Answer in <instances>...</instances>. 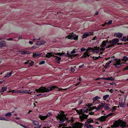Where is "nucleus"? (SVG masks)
Here are the masks:
<instances>
[{
  "instance_id": "obj_1",
  "label": "nucleus",
  "mask_w": 128,
  "mask_h": 128,
  "mask_svg": "<svg viewBox=\"0 0 128 128\" xmlns=\"http://www.w3.org/2000/svg\"><path fill=\"white\" fill-rule=\"evenodd\" d=\"M55 89H58L57 90L56 89L55 90H56L57 91H60L66 90V89H63L61 88H59L56 86H47L46 87L44 86H42L40 87L38 89H36L35 91L38 92H48L50 91L54 90Z\"/></svg>"
},
{
  "instance_id": "obj_2",
  "label": "nucleus",
  "mask_w": 128,
  "mask_h": 128,
  "mask_svg": "<svg viewBox=\"0 0 128 128\" xmlns=\"http://www.w3.org/2000/svg\"><path fill=\"white\" fill-rule=\"evenodd\" d=\"M75 110L77 113L78 114L80 115L79 118L82 122H83L84 120L87 119L88 115V114H86L85 113L88 112V109L82 108L80 110L76 109Z\"/></svg>"
},
{
  "instance_id": "obj_3",
  "label": "nucleus",
  "mask_w": 128,
  "mask_h": 128,
  "mask_svg": "<svg viewBox=\"0 0 128 128\" xmlns=\"http://www.w3.org/2000/svg\"><path fill=\"white\" fill-rule=\"evenodd\" d=\"M120 126L122 128H124L126 127H128V125L126 124L125 122L120 120L115 122L113 124V125H112V127H118Z\"/></svg>"
},
{
  "instance_id": "obj_4",
  "label": "nucleus",
  "mask_w": 128,
  "mask_h": 128,
  "mask_svg": "<svg viewBox=\"0 0 128 128\" xmlns=\"http://www.w3.org/2000/svg\"><path fill=\"white\" fill-rule=\"evenodd\" d=\"M100 50L99 47L94 46L92 48L89 47L86 50L88 53L90 52L95 53L98 52L100 51Z\"/></svg>"
},
{
  "instance_id": "obj_5",
  "label": "nucleus",
  "mask_w": 128,
  "mask_h": 128,
  "mask_svg": "<svg viewBox=\"0 0 128 128\" xmlns=\"http://www.w3.org/2000/svg\"><path fill=\"white\" fill-rule=\"evenodd\" d=\"M62 53H61V56H66L67 57H70V58L71 59H73L74 58V57L77 56H78V54H66L64 52L62 53Z\"/></svg>"
},
{
  "instance_id": "obj_6",
  "label": "nucleus",
  "mask_w": 128,
  "mask_h": 128,
  "mask_svg": "<svg viewBox=\"0 0 128 128\" xmlns=\"http://www.w3.org/2000/svg\"><path fill=\"white\" fill-rule=\"evenodd\" d=\"M100 98L98 96H95L93 99V104L94 105L96 104H98L100 102V100H98Z\"/></svg>"
},
{
  "instance_id": "obj_7",
  "label": "nucleus",
  "mask_w": 128,
  "mask_h": 128,
  "mask_svg": "<svg viewBox=\"0 0 128 128\" xmlns=\"http://www.w3.org/2000/svg\"><path fill=\"white\" fill-rule=\"evenodd\" d=\"M93 32H84L82 36V38L83 39L86 38L87 37L89 36L90 35H93Z\"/></svg>"
},
{
  "instance_id": "obj_8",
  "label": "nucleus",
  "mask_w": 128,
  "mask_h": 128,
  "mask_svg": "<svg viewBox=\"0 0 128 128\" xmlns=\"http://www.w3.org/2000/svg\"><path fill=\"white\" fill-rule=\"evenodd\" d=\"M119 42V39L117 38H115L111 40H110V42L109 44H113L114 46V45L116 44H117L118 42Z\"/></svg>"
},
{
  "instance_id": "obj_9",
  "label": "nucleus",
  "mask_w": 128,
  "mask_h": 128,
  "mask_svg": "<svg viewBox=\"0 0 128 128\" xmlns=\"http://www.w3.org/2000/svg\"><path fill=\"white\" fill-rule=\"evenodd\" d=\"M122 64L121 60L119 59L116 61L115 63L114 64V65L116 68H118L120 67Z\"/></svg>"
},
{
  "instance_id": "obj_10",
  "label": "nucleus",
  "mask_w": 128,
  "mask_h": 128,
  "mask_svg": "<svg viewBox=\"0 0 128 128\" xmlns=\"http://www.w3.org/2000/svg\"><path fill=\"white\" fill-rule=\"evenodd\" d=\"M73 35H69L68 36V38L71 40L73 39L74 40H77L78 39V36L76 34H74L72 33Z\"/></svg>"
},
{
  "instance_id": "obj_11",
  "label": "nucleus",
  "mask_w": 128,
  "mask_h": 128,
  "mask_svg": "<svg viewBox=\"0 0 128 128\" xmlns=\"http://www.w3.org/2000/svg\"><path fill=\"white\" fill-rule=\"evenodd\" d=\"M64 116L63 117L60 116H58V118L60 120L59 122L60 123L62 124L65 121V120L66 118V117L64 115Z\"/></svg>"
},
{
  "instance_id": "obj_12",
  "label": "nucleus",
  "mask_w": 128,
  "mask_h": 128,
  "mask_svg": "<svg viewBox=\"0 0 128 128\" xmlns=\"http://www.w3.org/2000/svg\"><path fill=\"white\" fill-rule=\"evenodd\" d=\"M40 38H34L33 39V40L34 41H35L37 42V45H41L43 44H44L45 43V42L44 41H37L36 40H39L40 39Z\"/></svg>"
},
{
  "instance_id": "obj_13",
  "label": "nucleus",
  "mask_w": 128,
  "mask_h": 128,
  "mask_svg": "<svg viewBox=\"0 0 128 128\" xmlns=\"http://www.w3.org/2000/svg\"><path fill=\"white\" fill-rule=\"evenodd\" d=\"M94 121L90 118L87 120L85 122L84 124V126H87L88 124L94 122Z\"/></svg>"
},
{
  "instance_id": "obj_14",
  "label": "nucleus",
  "mask_w": 128,
  "mask_h": 128,
  "mask_svg": "<svg viewBox=\"0 0 128 128\" xmlns=\"http://www.w3.org/2000/svg\"><path fill=\"white\" fill-rule=\"evenodd\" d=\"M106 117L104 116H102L98 118V120L101 122L105 121L106 120Z\"/></svg>"
},
{
  "instance_id": "obj_15",
  "label": "nucleus",
  "mask_w": 128,
  "mask_h": 128,
  "mask_svg": "<svg viewBox=\"0 0 128 128\" xmlns=\"http://www.w3.org/2000/svg\"><path fill=\"white\" fill-rule=\"evenodd\" d=\"M104 103L101 102L97 107V110H99L100 109H102V108L104 107Z\"/></svg>"
},
{
  "instance_id": "obj_16",
  "label": "nucleus",
  "mask_w": 128,
  "mask_h": 128,
  "mask_svg": "<svg viewBox=\"0 0 128 128\" xmlns=\"http://www.w3.org/2000/svg\"><path fill=\"white\" fill-rule=\"evenodd\" d=\"M46 57L48 58H50L52 56L55 57L54 55L53 54V53L50 52H48L46 53Z\"/></svg>"
},
{
  "instance_id": "obj_17",
  "label": "nucleus",
  "mask_w": 128,
  "mask_h": 128,
  "mask_svg": "<svg viewBox=\"0 0 128 128\" xmlns=\"http://www.w3.org/2000/svg\"><path fill=\"white\" fill-rule=\"evenodd\" d=\"M115 35L116 37L120 38H122L123 36L122 34L119 32L115 33Z\"/></svg>"
},
{
  "instance_id": "obj_18",
  "label": "nucleus",
  "mask_w": 128,
  "mask_h": 128,
  "mask_svg": "<svg viewBox=\"0 0 128 128\" xmlns=\"http://www.w3.org/2000/svg\"><path fill=\"white\" fill-rule=\"evenodd\" d=\"M6 42L5 41H2L0 42V47H1L5 46Z\"/></svg>"
},
{
  "instance_id": "obj_19",
  "label": "nucleus",
  "mask_w": 128,
  "mask_h": 128,
  "mask_svg": "<svg viewBox=\"0 0 128 128\" xmlns=\"http://www.w3.org/2000/svg\"><path fill=\"white\" fill-rule=\"evenodd\" d=\"M54 57H56L55 60L56 62L58 64H59L60 63V61L61 59V58L60 57H58V56H55Z\"/></svg>"
},
{
  "instance_id": "obj_20",
  "label": "nucleus",
  "mask_w": 128,
  "mask_h": 128,
  "mask_svg": "<svg viewBox=\"0 0 128 128\" xmlns=\"http://www.w3.org/2000/svg\"><path fill=\"white\" fill-rule=\"evenodd\" d=\"M103 79L104 80H110L111 81H113L114 80V79L112 76H110L108 78H104Z\"/></svg>"
},
{
  "instance_id": "obj_21",
  "label": "nucleus",
  "mask_w": 128,
  "mask_h": 128,
  "mask_svg": "<svg viewBox=\"0 0 128 128\" xmlns=\"http://www.w3.org/2000/svg\"><path fill=\"white\" fill-rule=\"evenodd\" d=\"M104 108L105 110H108L110 109V108H109V106H110L109 104L106 103H104Z\"/></svg>"
},
{
  "instance_id": "obj_22",
  "label": "nucleus",
  "mask_w": 128,
  "mask_h": 128,
  "mask_svg": "<svg viewBox=\"0 0 128 128\" xmlns=\"http://www.w3.org/2000/svg\"><path fill=\"white\" fill-rule=\"evenodd\" d=\"M38 117L40 119L42 120H44L46 119L47 118L46 116H42L40 115H39Z\"/></svg>"
},
{
  "instance_id": "obj_23",
  "label": "nucleus",
  "mask_w": 128,
  "mask_h": 128,
  "mask_svg": "<svg viewBox=\"0 0 128 128\" xmlns=\"http://www.w3.org/2000/svg\"><path fill=\"white\" fill-rule=\"evenodd\" d=\"M12 72L13 71L12 70L10 72H8L6 74V75L5 76V77H10V76H11L12 74H13L14 73V72H13V73H12Z\"/></svg>"
},
{
  "instance_id": "obj_24",
  "label": "nucleus",
  "mask_w": 128,
  "mask_h": 128,
  "mask_svg": "<svg viewBox=\"0 0 128 128\" xmlns=\"http://www.w3.org/2000/svg\"><path fill=\"white\" fill-rule=\"evenodd\" d=\"M112 61H113L112 60H111L110 61L107 63H106V64L105 66L104 67L105 68H107L109 66L110 63H111V62H112Z\"/></svg>"
},
{
  "instance_id": "obj_25",
  "label": "nucleus",
  "mask_w": 128,
  "mask_h": 128,
  "mask_svg": "<svg viewBox=\"0 0 128 128\" xmlns=\"http://www.w3.org/2000/svg\"><path fill=\"white\" fill-rule=\"evenodd\" d=\"M41 54L38 53H34L33 54V57H38L41 56Z\"/></svg>"
},
{
  "instance_id": "obj_26",
  "label": "nucleus",
  "mask_w": 128,
  "mask_h": 128,
  "mask_svg": "<svg viewBox=\"0 0 128 128\" xmlns=\"http://www.w3.org/2000/svg\"><path fill=\"white\" fill-rule=\"evenodd\" d=\"M83 55L84 56V58H86L87 56L89 57L90 55L89 54L88 52L87 51L85 52L83 54Z\"/></svg>"
},
{
  "instance_id": "obj_27",
  "label": "nucleus",
  "mask_w": 128,
  "mask_h": 128,
  "mask_svg": "<svg viewBox=\"0 0 128 128\" xmlns=\"http://www.w3.org/2000/svg\"><path fill=\"white\" fill-rule=\"evenodd\" d=\"M82 123H79V124L75 128H82L83 126Z\"/></svg>"
},
{
  "instance_id": "obj_28",
  "label": "nucleus",
  "mask_w": 128,
  "mask_h": 128,
  "mask_svg": "<svg viewBox=\"0 0 128 128\" xmlns=\"http://www.w3.org/2000/svg\"><path fill=\"white\" fill-rule=\"evenodd\" d=\"M7 89V86H4L2 87L1 89L0 92H4V91L6 90Z\"/></svg>"
},
{
  "instance_id": "obj_29",
  "label": "nucleus",
  "mask_w": 128,
  "mask_h": 128,
  "mask_svg": "<svg viewBox=\"0 0 128 128\" xmlns=\"http://www.w3.org/2000/svg\"><path fill=\"white\" fill-rule=\"evenodd\" d=\"M110 96L108 94H106L103 96V98L104 100H106Z\"/></svg>"
},
{
  "instance_id": "obj_30",
  "label": "nucleus",
  "mask_w": 128,
  "mask_h": 128,
  "mask_svg": "<svg viewBox=\"0 0 128 128\" xmlns=\"http://www.w3.org/2000/svg\"><path fill=\"white\" fill-rule=\"evenodd\" d=\"M106 45V44L104 40L102 42L100 45V46L102 47H104Z\"/></svg>"
},
{
  "instance_id": "obj_31",
  "label": "nucleus",
  "mask_w": 128,
  "mask_h": 128,
  "mask_svg": "<svg viewBox=\"0 0 128 128\" xmlns=\"http://www.w3.org/2000/svg\"><path fill=\"white\" fill-rule=\"evenodd\" d=\"M97 107L96 106H92L91 109H90V110H95L94 112H96L97 111H98V110H97Z\"/></svg>"
},
{
  "instance_id": "obj_32",
  "label": "nucleus",
  "mask_w": 128,
  "mask_h": 128,
  "mask_svg": "<svg viewBox=\"0 0 128 128\" xmlns=\"http://www.w3.org/2000/svg\"><path fill=\"white\" fill-rule=\"evenodd\" d=\"M127 37L124 36L120 40L123 42H126L127 41Z\"/></svg>"
},
{
  "instance_id": "obj_33",
  "label": "nucleus",
  "mask_w": 128,
  "mask_h": 128,
  "mask_svg": "<svg viewBox=\"0 0 128 128\" xmlns=\"http://www.w3.org/2000/svg\"><path fill=\"white\" fill-rule=\"evenodd\" d=\"M32 123L33 125H37L39 124L38 122L36 120H34L33 121Z\"/></svg>"
},
{
  "instance_id": "obj_34",
  "label": "nucleus",
  "mask_w": 128,
  "mask_h": 128,
  "mask_svg": "<svg viewBox=\"0 0 128 128\" xmlns=\"http://www.w3.org/2000/svg\"><path fill=\"white\" fill-rule=\"evenodd\" d=\"M87 126H84V128H93V126H92L91 125L89 124L87 125Z\"/></svg>"
},
{
  "instance_id": "obj_35",
  "label": "nucleus",
  "mask_w": 128,
  "mask_h": 128,
  "mask_svg": "<svg viewBox=\"0 0 128 128\" xmlns=\"http://www.w3.org/2000/svg\"><path fill=\"white\" fill-rule=\"evenodd\" d=\"M8 112L5 115L6 116H10L12 115V112Z\"/></svg>"
},
{
  "instance_id": "obj_36",
  "label": "nucleus",
  "mask_w": 128,
  "mask_h": 128,
  "mask_svg": "<svg viewBox=\"0 0 128 128\" xmlns=\"http://www.w3.org/2000/svg\"><path fill=\"white\" fill-rule=\"evenodd\" d=\"M123 60L126 62L127 60H128V57L126 56H124L123 58Z\"/></svg>"
},
{
  "instance_id": "obj_37",
  "label": "nucleus",
  "mask_w": 128,
  "mask_h": 128,
  "mask_svg": "<svg viewBox=\"0 0 128 128\" xmlns=\"http://www.w3.org/2000/svg\"><path fill=\"white\" fill-rule=\"evenodd\" d=\"M86 50V49L85 48H81L80 50H79V52H82L85 51Z\"/></svg>"
},
{
  "instance_id": "obj_38",
  "label": "nucleus",
  "mask_w": 128,
  "mask_h": 128,
  "mask_svg": "<svg viewBox=\"0 0 128 128\" xmlns=\"http://www.w3.org/2000/svg\"><path fill=\"white\" fill-rule=\"evenodd\" d=\"M0 120H4L6 121H9V120L8 119H6L5 118L0 116Z\"/></svg>"
},
{
  "instance_id": "obj_39",
  "label": "nucleus",
  "mask_w": 128,
  "mask_h": 128,
  "mask_svg": "<svg viewBox=\"0 0 128 128\" xmlns=\"http://www.w3.org/2000/svg\"><path fill=\"white\" fill-rule=\"evenodd\" d=\"M52 113L51 112H48L47 114L46 115V116L47 118L48 117H50V116H52Z\"/></svg>"
},
{
  "instance_id": "obj_40",
  "label": "nucleus",
  "mask_w": 128,
  "mask_h": 128,
  "mask_svg": "<svg viewBox=\"0 0 128 128\" xmlns=\"http://www.w3.org/2000/svg\"><path fill=\"white\" fill-rule=\"evenodd\" d=\"M114 45L113 44H111L110 45H108V46H106V48H109L112 47H114Z\"/></svg>"
},
{
  "instance_id": "obj_41",
  "label": "nucleus",
  "mask_w": 128,
  "mask_h": 128,
  "mask_svg": "<svg viewBox=\"0 0 128 128\" xmlns=\"http://www.w3.org/2000/svg\"><path fill=\"white\" fill-rule=\"evenodd\" d=\"M89 111V110L88 111V112ZM94 112H90L88 114H87L86 113H88V112H87V113H86V114H88V115H89V114H90V115H94Z\"/></svg>"
},
{
  "instance_id": "obj_42",
  "label": "nucleus",
  "mask_w": 128,
  "mask_h": 128,
  "mask_svg": "<svg viewBox=\"0 0 128 128\" xmlns=\"http://www.w3.org/2000/svg\"><path fill=\"white\" fill-rule=\"evenodd\" d=\"M22 92L23 93H27L28 94H29V91L28 90H23L22 91Z\"/></svg>"
},
{
  "instance_id": "obj_43",
  "label": "nucleus",
  "mask_w": 128,
  "mask_h": 128,
  "mask_svg": "<svg viewBox=\"0 0 128 128\" xmlns=\"http://www.w3.org/2000/svg\"><path fill=\"white\" fill-rule=\"evenodd\" d=\"M93 104V103L91 104L89 103L88 104H86V106L87 107L88 106V108L89 107H90V106H92Z\"/></svg>"
},
{
  "instance_id": "obj_44",
  "label": "nucleus",
  "mask_w": 128,
  "mask_h": 128,
  "mask_svg": "<svg viewBox=\"0 0 128 128\" xmlns=\"http://www.w3.org/2000/svg\"><path fill=\"white\" fill-rule=\"evenodd\" d=\"M28 52L27 51H22V52L21 54L23 55H24L26 54H28Z\"/></svg>"
},
{
  "instance_id": "obj_45",
  "label": "nucleus",
  "mask_w": 128,
  "mask_h": 128,
  "mask_svg": "<svg viewBox=\"0 0 128 128\" xmlns=\"http://www.w3.org/2000/svg\"><path fill=\"white\" fill-rule=\"evenodd\" d=\"M119 105L121 107H124V103L122 102H120Z\"/></svg>"
},
{
  "instance_id": "obj_46",
  "label": "nucleus",
  "mask_w": 128,
  "mask_h": 128,
  "mask_svg": "<svg viewBox=\"0 0 128 128\" xmlns=\"http://www.w3.org/2000/svg\"><path fill=\"white\" fill-rule=\"evenodd\" d=\"M14 92L15 93H23L22 92V91L21 90H19L18 91H17V92Z\"/></svg>"
},
{
  "instance_id": "obj_47",
  "label": "nucleus",
  "mask_w": 128,
  "mask_h": 128,
  "mask_svg": "<svg viewBox=\"0 0 128 128\" xmlns=\"http://www.w3.org/2000/svg\"><path fill=\"white\" fill-rule=\"evenodd\" d=\"M30 66H32L34 64V62L33 61H31V62L29 63Z\"/></svg>"
},
{
  "instance_id": "obj_48",
  "label": "nucleus",
  "mask_w": 128,
  "mask_h": 128,
  "mask_svg": "<svg viewBox=\"0 0 128 128\" xmlns=\"http://www.w3.org/2000/svg\"><path fill=\"white\" fill-rule=\"evenodd\" d=\"M112 20H109L107 23V24H112Z\"/></svg>"
},
{
  "instance_id": "obj_49",
  "label": "nucleus",
  "mask_w": 128,
  "mask_h": 128,
  "mask_svg": "<svg viewBox=\"0 0 128 128\" xmlns=\"http://www.w3.org/2000/svg\"><path fill=\"white\" fill-rule=\"evenodd\" d=\"M45 63V61L44 60H43L40 62L39 64H44Z\"/></svg>"
},
{
  "instance_id": "obj_50",
  "label": "nucleus",
  "mask_w": 128,
  "mask_h": 128,
  "mask_svg": "<svg viewBox=\"0 0 128 128\" xmlns=\"http://www.w3.org/2000/svg\"><path fill=\"white\" fill-rule=\"evenodd\" d=\"M113 114V113H110L108 115H107V116H106V118L108 117L109 116H112Z\"/></svg>"
},
{
  "instance_id": "obj_51",
  "label": "nucleus",
  "mask_w": 128,
  "mask_h": 128,
  "mask_svg": "<svg viewBox=\"0 0 128 128\" xmlns=\"http://www.w3.org/2000/svg\"><path fill=\"white\" fill-rule=\"evenodd\" d=\"M17 92V91L16 90H9L8 92H12V94H13L14 93H15L14 92Z\"/></svg>"
},
{
  "instance_id": "obj_52",
  "label": "nucleus",
  "mask_w": 128,
  "mask_h": 128,
  "mask_svg": "<svg viewBox=\"0 0 128 128\" xmlns=\"http://www.w3.org/2000/svg\"><path fill=\"white\" fill-rule=\"evenodd\" d=\"M76 52V51L74 50H73L71 52V54H72L75 53Z\"/></svg>"
},
{
  "instance_id": "obj_53",
  "label": "nucleus",
  "mask_w": 128,
  "mask_h": 128,
  "mask_svg": "<svg viewBox=\"0 0 128 128\" xmlns=\"http://www.w3.org/2000/svg\"><path fill=\"white\" fill-rule=\"evenodd\" d=\"M56 55L59 56H61V53L60 52H57L56 54Z\"/></svg>"
},
{
  "instance_id": "obj_54",
  "label": "nucleus",
  "mask_w": 128,
  "mask_h": 128,
  "mask_svg": "<svg viewBox=\"0 0 128 128\" xmlns=\"http://www.w3.org/2000/svg\"><path fill=\"white\" fill-rule=\"evenodd\" d=\"M117 107H116V106H114L113 107L112 109L113 110H115L117 109Z\"/></svg>"
},
{
  "instance_id": "obj_55",
  "label": "nucleus",
  "mask_w": 128,
  "mask_h": 128,
  "mask_svg": "<svg viewBox=\"0 0 128 128\" xmlns=\"http://www.w3.org/2000/svg\"><path fill=\"white\" fill-rule=\"evenodd\" d=\"M84 66V64H82L80 66H79V68H82V67H83Z\"/></svg>"
},
{
  "instance_id": "obj_56",
  "label": "nucleus",
  "mask_w": 128,
  "mask_h": 128,
  "mask_svg": "<svg viewBox=\"0 0 128 128\" xmlns=\"http://www.w3.org/2000/svg\"><path fill=\"white\" fill-rule=\"evenodd\" d=\"M70 71L72 72H74V71L75 70L74 68H71L70 69Z\"/></svg>"
},
{
  "instance_id": "obj_57",
  "label": "nucleus",
  "mask_w": 128,
  "mask_h": 128,
  "mask_svg": "<svg viewBox=\"0 0 128 128\" xmlns=\"http://www.w3.org/2000/svg\"><path fill=\"white\" fill-rule=\"evenodd\" d=\"M48 94H47L46 93H45V94H44L42 95V97H44L46 96H48Z\"/></svg>"
},
{
  "instance_id": "obj_58",
  "label": "nucleus",
  "mask_w": 128,
  "mask_h": 128,
  "mask_svg": "<svg viewBox=\"0 0 128 128\" xmlns=\"http://www.w3.org/2000/svg\"><path fill=\"white\" fill-rule=\"evenodd\" d=\"M82 80V79L81 77H79V78H78L77 79V80H79L80 81H81Z\"/></svg>"
},
{
  "instance_id": "obj_59",
  "label": "nucleus",
  "mask_w": 128,
  "mask_h": 128,
  "mask_svg": "<svg viewBox=\"0 0 128 128\" xmlns=\"http://www.w3.org/2000/svg\"><path fill=\"white\" fill-rule=\"evenodd\" d=\"M109 91L110 92L112 93L114 92V90L112 89H111Z\"/></svg>"
},
{
  "instance_id": "obj_60",
  "label": "nucleus",
  "mask_w": 128,
  "mask_h": 128,
  "mask_svg": "<svg viewBox=\"0 0 128 128\" xmlns=\"http://www.w3.org/2000/svg\"><path fill=\"white\" fill-rule=\"evenodd\" d=\"M104 41H105V42L106 43V44L107 43H108V44H109V43L110 41H109V42L108 41V40H104Z\"/></svg>"
},
{
  "instance_id": "obj_61",
  "label": "nucleus",
  "mask_w": 128,
  "mask_h": 128,
  "mask_svg": "<svg viewBox=\"0 0 128 128\" xmlns=\"http://www.w3.org/2000/svg\"><path fill=\"white\" fill-rule=\"evenodd\" d=\"M117 45H122V43H118V42L117 43Z\"/></svg>"
},
{
  "instance_id": "obj_62",
  "label": "nucleus",
  "mask_w": 128,
  "mask_h": 128,
  "mask_svg": "<svg viewBox=\"0 0 128 128\" xmlns=\"http://www.w3.org/2000/svg\"><path fill=\"white\" fill-rule=\"evenodd\" d=\"M80 83H81V82H78V83H77L76 84V86H78V85H79V84H80Z\"/></svg>"
},
{
  "instance_id": "obj_63",
  "label": "nucleus",
  "mask_w": 128,
  "mask_h": 128,
  "mask_svg": "<svg viewBox=\"0 0 128 128\" xmlns=\"http://www.w3.org/2000/svg\"><path fill=\"white\" fill-rule=\"evenodd\" d=\"M29 62V61L28 60V61H27L26 62H24V64H27Z\"/></svg>"
},
{
  "instance_id": "obj_64",
  "label": "nucleus",
  "mask_w": 128,
  "mask_h": 128,
  "mask_svg": "<svg viewBox=\"0 0 128 128\" xmlns=\"http://www.w3.org/2000/svg\"><path fill=\"white\" fill-rule=\"evenodd\" d=\"M124 70H128V66L126 67L124 69Z\"/></svg>"
}]
</instances>
